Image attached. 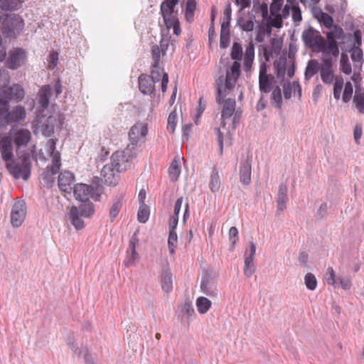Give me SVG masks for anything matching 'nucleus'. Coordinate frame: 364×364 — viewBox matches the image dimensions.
<instances>
[{
	"label": "nucleus",
	"instance_id": "a878e982",
	"mask_svg": "<svg viewBox=\"0 0 364 364\" xmlns=\"http://www.w3.org/2000/svg\"><path fill=\"white\" fill-rule=\"evenodd\" d=\"M272 27L268 23H264V20H262L258 26L257 35L255 36V41L259 43H262L264 41L265 35L269 37L272 36Z\"/></svg>",
	"mask_w": 364,
	"mask_h": 364
},
{
	"label": "nucleus",
	"instance_id": "603ef678",
	"mask_svg": "<svg viewBox=\"0 0 364 364\" xmlns=\"http://www.w3.org/2000/svg\"><path fill=\"white\" fill-rule=\"evenodd\" d=\"M178 241V236L176 230H169V235L168 238V246L171 254L175 252V246Z\"/></svg>",
	"mask_w": 364,
	"mask_h": 364
},
{
	"label": "nucleus",
	"instance_id": "f03ea898",
	"mask_svg": "<svg viewBox=\"0 0 364 364\" xmlns=\"http://www.w3.org/2000/svg\"><path fill=\"white\" fill-rule=\"evenodd\" d=\"M240 73V63L237 61H234L230 68L227 69L225 77L220 75L216 80V102L218 104L220 105L221 103L222 92L231 90L235 87Z\"/></svg>",
	"mask_w": 364,
	"mask_h": 364
},
{
	"label": "nucleus",
	"instance_id": "a18cd8bd",
	"mask_svg": "<svg viewBox=\"0 0 364 364\" xmlns=\"http://www.w3.org/2000/svg\"><path fill=\"white\" fill-rule=\"evenodd\" d=\"M318 21L322 23L326 28L330 29L334 25L333 18L328 14L320 11L319 16H317Z\"/></svg>",
	"mask_w": 364,
	"mask_h": 364
},
{
	"label": "nucleus",
	"instance_id": "39448f33",
	"mask_svg": "<svg viewBox=\"0 0 364 364\" xmlns=\"http://www.w3.org/2000/svg\"><path fill=\"white\" fill-rule=\"evenodd\" d=\"M301 39L306 47L311 48L313 51H321L326 42L320 32L311 26L303 31Z\"/></svg>",
	"mask_w": 364,
	"mask_h": 364
},
{
	"label": "nucleus",
	"instance_id": "13d9d810",
	"mask_svg": "<svg viewBox=\"0 0 364 364\" xmlns=\"http://www.w3.org/2000/svg\"><path fill=\"white\" fill-rule=\"evenodd\" d=\"M176 112L174 110L171 112L168 117V130L171 131V133H173L176 127Z\"/></svg>",
	"mask_w": 364,
	"mask_h": 364
},
{
	"label": "nucleus",
	"instance_id": "6e6d98bb",
	"mask_svg": "<svg viewBox=\"0 0 364 364\" xmlns=\"http://www.w3.org/2000/svg\"><path fill=\"white\" fill-rule=\"evenodd\" d=\"M283 3L284 0H272L269 7L271 16H279V14H280Z\"/></svg>",
	"mask_w": 364,
	"mask_h": 364
},
{
	"label": "nucleus",
	"instance_id": "7c9ffc66",
	"mask_svg": "<svg viewBox=\"0 0 364 364\" xmlns=\"http://www.w3.org/2000/svg\"><path fill=\"white\" fill-rule=\"evenodd\" d=\"M220 187V178L218 168L215 166L213 168L210 179L209 183V188L213 193L217 192Z\"/></svg>",
	"mask_w": 364,
	"mask_h": 364
},
{
	"label": "nucleus",
	"instance_id": "052dcab7",
	"mask_svg": "<svg viewBox=\"0 0 364 364\" xmlns=\"http://www.w3.org/2000/svg\"><path fill=\"white\" fill-rule=\"evenodd\" d=\"M271 48H269L272 50L273 53L279 54L281 51L282 46V41L280 39L272 38L270 40Z\"/></svg>",
	"mask_w": 364,
	"mask_h": 364
},
{
	"label": "nucleus",
	"instance_id": "bb28decb",
	"mask_svg": "<svg viewBox=\"0 0 364 364\" xmlns=\"http://www.w3.org/2000/svg\"><path fill=\"white\" fill-rule=\"evenodd\" d=\"M51 95V87L49 85H43L39 92L38 103L44 109L48 107L49 100Z\"/></svg>",
	"mask_w": 364,
	"mask_h": 364
},
{
	"label": "nucleus",
	"instance_id": "0eeeda50",
	"mask_svg": "<svg viewBox=\"0 0 364 364\" xmlns=\"http://www.w3.org/2000/svg\"><path fill=\"white\" fill-rule=\"evenodd\" d=\"M27 53L23 48H16L9 52L5 65L10 70H17L25 64Z\"/></svg>",
	"mask_w": 364,
	"mask_h": 364
},
{
	"label": "nucleus",
	"instance_id": "5fc2aeb1",
	"mask_svg": "<svg viewBox=\"0 0 364 364\" xmlns=\"http://www.w3.org/2000/svg\"><path fill=\"white\" fill-rule=\"evenodd\" d=\"M353 85L350 82H346L344 87V90L342 96V100L345 103L348 102L353 95Z\"/></svg>",
	"mask_w": 364,
	"mask_h": 364
},
{
	"label": "nucleus",
	"instance_id": "de8ad7c7",
	"mask_svg": "<svg viewBox=\"0 0 364 364\" xmlns=\"http://www.w3.org/2000/svg\"><path fill=\"white\" fill-rule=\"evenodd\" d=\"M343 86V79L342 76H336L333 85V97L336 100H339Z\"/></svg>",
	"mask_w": 364,
	"mask_h": 364
},
{
	"label": "nucleus",
	"instance_id": "c9c22d12",
	"mask_svg": "<svg viewBox=\"0 0 364 364\" xmlns=\"http://www.w3.org/2000/svg\"><path fill=\"white\" fill-rule=\"evenodd\" d=\"M353 102L358 112L364 114V92H362L360 89L356 88Z\"/></svg>",
	"mask_w": 364,
	"mask_h": 364
},
{
	"label": "nucleus",
	"instance_id": "423d86ee",
	"mask_svg": "<svg viewBox=\"0 0 364 364\" xmlns=\"http://www.w3.org/2000/svg\"><path fill=\"white\" fill-rule=\"evenodd\" d=\"M136 155V151H127V148L124 151H117L111 156V164L117 172L124 171L130 166V161Z\"/></svg>",
	"mask_w": 364,
	"mask_h": 364
},
{
	"label": "nucleus",
	"instance_id": "aec40b11",
	"mask_svg": "<svg viewBox=\"0 0 364 364\" xmlns=\"http://www.w3.org/2000/svg\"><path fill=\"white\" fill-rule=\"evenodd\" d=\"M223 92H222L220 103L224 104L222 109L221 117L222 119H229L235 112L236 102L234 99H225L226 95Z\"/></svg>",
	"mask_w": 364,
	"mask_h": 364
},
{
	"label": "nucleus",
	"instance_id": "bf43d9fd",
	"mask_svg": "<svg viewBox=\"0 0 364 364\" xmlns=\"http://www.w3.org/2000/svg\"><path fill=\"white\" fill-rule=\"evenodd\" d=\"M326 281L328 284H331L334 287H337V279L336 278V275L332 267H328L327 269Z\"/></svg>",
	"mask_w": 364,
	"mask_h": 364
},
{
	"label": "nucleus",
	"instance_id": "6e6552de",
	"mask_svg": "<svg viewBox=\"0 0 364 364\" xmlns=\"http://www.w3.org/2000/svg\"><path fill=\"white\" fill-rule=\"evenodd\" d=\"M147 132L148 129L146 124H136L133 125L129 132V143L127 146V151L136 152L139 137H144Z\"/></svg>",
	"mask_w": 364,
	"mask_h": 364
},
{
	"label": "nucleus",
	"instance_id": "79ce46f5",
	"mask_svg": "<svg viewBox=\"0 0 364 364\" xmlns=\"http://www.w3.org/2000/svg\"><path fill=\"white\" fill-rule=\"evenodd\" d=\"M243 55L242 47L240 43L234 42L232 44L230 56L235 61L239 62L242 60Z\"/></svg>",
	"mask_w": 364,
	"mask_h": 364
},
{
	"label": "nucleus",
	"instance_id": "f8f14e48",
	"mask_svg": "<svg viewBox=\"0 0 364 364\" xmlns=\"http://www.w3.org/2000/svg\"><path fill=\"white\" fill-rule=\"evenodd\" d=\"M251 173H252V160L251 158L247 156L246 159L243 157L240 161V166L239 170L240 181L245 185L247 186L251 182Z\"/></svg>",
	"mask_w": 364,
	"mask_h": 364
},
{
	"label": "nucleus",
	"instance_id": "4468645a",
	"mask_svg": "<svg viewBox=\"0 0 364 364\" xmlns=\"http://www.w3.org/2000/svg\"><path fill=\"white\" fill-rule=\"evenodd\" d=\"M73 189L75 199L80 202L89 200V196H92V191H94L92 186L85 183L75 184Z\"/></svg>",
	"mask_w": 364,
	"mask_h": 364
},
{
	"label": "nucleus",
	"instance_id": "37998d69",
	"mask_svg": "<svg viewBox=\"0 0 364 364\" xmlns=\"http://www.w3.org/2000/svg\"><path fill=\"white\" fill-rule=\"evenodd\" d=\"M340 69L343 73L346 75H349L352 72L351 65L349 62L348 56L346 53H341Z\"/></svg>",
	"mask_w": 364,
	"mask_h": 364
},
{
	"label": "nucleus",
	"instance_id": "a19ab883",
	"mask_svg": "<svg viewBox=\"0 0 364 364\" xmlns=\"http://www.w3.org/2000/svg\"><path fill=\"white\" fill-rule=\"evenodd\" d=\"M150 210L145 203L141 204L137 213V220L141 223H145L149 218Z\"/></svg>",
	"mask_w": 364,
	"mask_h": 364
},
{
	"label": "nucleus",
	"instance_id": "338daca9",
	"mask_svg": "<svg viewBox=\"0 0 364 364\" xmlns=\"http://www.w3.org/2000/svg\"><path fill=\"white\" fill-rule=\"evenodd\" d=\"M229 240L233 247L238 240V230L236 227H231L229 230Z\"/></svg>",
	"mask_w": 364,
	"mask_h": 364
},
{
	"label": "nucleus",
	"instance_id": "58836bf2",
	"mask_svg": "<svg viewBox=\"0 0 364 364\" xmlns=\"http://www.w3.org/2000/svg\"><path fill=\"white\" fill-rule=\"evenodd\" d=\"M164 24L166 27V28L168 30L171 28H173V33L176 36H179L181 33V29L180 26V22L178 20V16L177 17H171V18H168V21L164 20Z\"/></svg>",
	"mask_w": 364,
	"mask_h": 364
},
{
	"label": "nucleus",
	"instance_id": "864d4df0",
	"mask_svg": "<svg viewBox=\"0 0 364 364\" xmlns=\"http://www.w3.org/2000/svg\"><path fill=\"white\" fill-rule=\"evenodd\" d=\"M151 53L154 60L151 67H157L160 63V58L162 50L158 45H153L151 46Z\"/></svg>",
	"mask_w": 364,
	"mask_h": 364
},
{
	"label": "nucleus",
	"instance_id": "9d476101",
	"mask_svg": "<svg viewBox=\"0 0 364 364\" xmlns=\"http://www.w3.org/2000/svg\"><path fill=\"white\" fill-rule=\"evenodd\" d=\"M201 291L210 296H216L218 294L215 279L208 272H205L200 282Z\"/></svg>",
	"mask_w": 364,
	"mask_h": 364
},
{
	"label": "nucleus",
	"instance_id": "72a5a7b5",
	"mask_svg": "<svg viewBox=\"0 0 364 364\" xmlns=\"http://www.w3.org/2000/svg\"><path fill=\"white\" fill-rule=\"evenodd\" d=\"M341 43H344L343 41L341 43H326L324 46H323L322 51L325 54H331L334 57H338L339 55V45Z\"/></svg>",
	"mask_w": 364,
	"mask_h": 364
},
{
	"label": "nucleus",
	"instance_id": "412c9836",
	"mask_svg": "<svg viewBox=\"0 0 364 364\" xmlns=\"http://www.w3.org/2000/svg\"><path fill=\"white\" fill-rule=\"evenodd\" d=\"M288 188L285 183H281L279 186L277 203V214L282 213L287 208V202L288 200L287 196Z\"/></svg>",
	"mask_w": 364,
	"mask_h": 364
},
{
	"label": "nucleus",
	"instance_id": "f3484780",
	"mask_svg": "<svg viewBox=\"0 0 364 364\" xmlns=\"http://www.w3.org/2000/svg\"><path fill=\"white\" fill-rule=\"evenodd\" d=\"M75 180L74 174L69 171H65L61 172L58 176V187L60 190L65 193H70L72 188L71 184Z\"/></svg>",
	"mask_w": 364,
	"mask_h": 364
},
{
	"label": "nucleus",
	"instance_id": "c03bdc74",
	"mask_svg": "<svg viewBox=\"0 0 364 364\" xmlns=\"http://www.w3.org/2000/svg\"><path fill=\"white\" fill-rule=\"evenodd\" d=\"M52 120H55L53 117H48L46 122L41 126L42 134L47 137L52 136L55 132Z\"/></svg>",
	"mask_w": 364,
	"mask_h": 364
},
{
	"label": "nucleus",
	"instance_id": "6ab92c4d",
	"mask_svg": "<svg viewBox=\"0 0 364 364\" xmlns=\"http://www.w3.org/2000/svg\"><path fill=\"white\" fill-rule=\"evenodd\" d=\"M139 89L144 95H151L155 90V82L149 75L141 74L138 78Z\"/></svg>",
	"mask_w": 364,
	"mask_h": 364
},
{
	"label": "nucleus",
	"instance_id": "ea45409f",
	"mask_svg": "<svg viewBox=\"0 0 364 364\" xmlns=\"http://www.w3.org/2000/svg\"><path fill=\"white\" fill-rule=\"evenodd\" d=\"M181 173L180 162L177 159H173L168 168V173L172 181H176Z\"/></svg>",
	"mask_w": 364,
	"mask_h": 364
},
{
	"label": "nucleus",
	"instance_id": "4c0bfd02",
	"mask_svg": "<svg viewBox=\"0 0 364 364\" xmlns=\"http://www.w3.org/2000/svg\"><path fill=\"white\" fill-rule=\"evenodd\" d=\"M122 205V196H119L114 200L109 210V218L111 222H113L116 219Z\"/></svg>",
	"mask_w": 364,
	"mask_h": 364
},
{
	"label": "nucleus",
	"instance_id": "1a4fd4ad",
	"mask_svg": "<svg viewBox=\"0 0 364 364\" xmlns=\"http://www.w3.org/2000/svg\"><path fill=\"white\" fill-rule=\"evenodd\" d=\"M26 213L24 200H18L12 206L11 211V223L13 227L18 228L23 222Z\"/></svg>",
	"mask_w": 364,
	"mask_h": 364
},
{
	"label": "nucleus",
	"instance_id": "3c124183",
	"mask_svg": "<svg viewBox=\"0 0 364 364\" xmlns=\"http://www.w3.org/2000/svg\"><path fill=\"white\" fill-rule=\"evenodd\" d=\"M320 75L321 80L325 84H331L333 81V70L321 69Z\"/></svg>",
	"mask_w": 364,
	"mask_h": 364
},
{
	"label": "nucleus",
	"instance_id": "b1692460",
	"mask_svg": "<svg viewBox=\"0 0 364 364\" xmlns=\"http://www.w3.org/2000/svg\"><path fill=\"white\" fill-rule=\"evenodd\" d=\"M275 83V78L272 75L259 77V88L261 93H269L273 88Z\"/></svg>",
	"mask_w": 364,
	"mask_h": 364
},
{
	"label": "nucleus",
	"instance_id": "774afa93",
	"mask_svg": "<svg viewBox=\"0 0 364 364\" xmlns=\"http://www.w3.org/2000/svg\"><path fill=\"white\" fill-rule=\"evenodd\" d=\"M337 287H341L345 290L350 289L351 287V282L348 278H337Z\"/></svg>",
	"mask_w": 364,
	"mask_h": 364
},
{
	"label": "nucleus",
	"instance_id": "ddd939ff",
	"mask_svg": "<svg viewBox=\"0 0 364 364\" xmlns=\"http://www.w3.org/2000/svg\"><path fill=\"white\" fill-rule=\"evenodd\" d=\"M180 0H164L160 5V14L163 20H168L171 17H177L178 11H175L176 6Z\"/></svg>",
	"mask_w": 364,
	"mask_h": 364
},
{
	"label": "nucleus",
	"instance_id": "473e14b6",
	"mask_svg": "<svg viewBox=\"0 0 364 364\" xmlns=\"http://www.w3.org/2000/svg\"><path fill=\"white\" fill-rule=\"evenodd\" d=\"M271 104L279 109L282 108V96L281 88L279 85L275 86L272 89L271 94Z\"/></svg>",
	"mask_w": 364,
	"mask_h": 364
},
{
	"label": "nucleus",
	"instance_id": "9b49d317",
	"mask_svg": "<svg viewBox=\"0 0 364 364\" xmlns=\"http://www.w3.org/2000/svg\"><path fill=\"white\" fill-rule=\"evenodd\" d=\"M0 153L2 159L6 163H16L13 159L12 137L11 136H5L0 139Z\"/></svg>",
	"mask_w": 364,
	"mask_h": 364
},
{
	"label": "nucleus",
	"instance_id": "4be33fe9",
	"mask_svg": "<svg viewBox=\"0 0 364 364\" xmlns=\"http://www.w3.org/2000/svg\"><path fill=\"white\" fill-rule=\"evenodd\" d=\"M329 31L326 33V43H339L338 40L343 41L345 35L343 29L338 24H334Z\"/></svg>",
	"mask_w": 364,
	"mask_h": 364
},
{
	"label": "nucleus",
	"instance_id": "f704fd0d",
	"mask_svg": "<svg viewBox=\"0 0 364 364\" xmlns=\"http://www.w3.org/2000/svg\"><path fill=\"white\" fill-rule=\"evenodd\" d=\"M21 0H0V10L9 11L18 9Z\"/></svg>",
	"mask_w": 364,
	"mask_h": 364
},
{
	"label": "nucleus",
	"instance_id": "2eb2a0df",
	"mask_svg": "<svg viewBox=\"0 0 364 364\" xmlns=\"http://www.w3.org/2000/svg\"><path fill=\"white\" fill-rule=\"evenodd\" d=\"M26 117V112L25 107L21 105L14 107L11 111L7 107L6 119L8 123H17L25 120Z\"/></svg>",
	"mask_w": 364,
	"mask_h": 364
},
{
	"label": "nucleus",
	"instance_id": "e433bc0d",
	"mask_svg": "<svg viewBox=\"0 0 364 364\" xmlns=\"http://www.w3.org/2000/svg\"><path fill=\"white\" fill-rule=\"evenodd\" d=\"M196 304L198 311L201 314H204L210 309L212 303L208 298L200 296L196 299Z\"/></svg>",
	"mask_w": 364,
	"mask_h": 364
},
{
	"label": "nucleus",
	"instance_id": "4d7b16f0",
	"mask_svg": "<svg viewBox=\"0 0 364 364\" xmlns=\"http://www.w3.org/2000/svg\"><path fill=\"white\" fill-rule=\"evenodd\" d=\"M273 17H269L267 19V22L269 26L272 28H281L283 26V19L282 16L280 14L276 16H272Z\"/></svg>",
	"mask_w": 364,
	"mask_h": 364
},
{
	"label": "nucleus",
	"instance_id": "0e129e2a",
	"mask_svg": "<svg viewBox=\"0 0 364 364\" xmlns=\"http://www.w3.org/2000/svg\"><path fill=\"white\" fill-rule=\"evenodd\" d=\"M7 107H0V129L9 124L6 119Z\"/></svg>",
	"mask_w": 364,
	"mask_h": 364
},
{
	"label": "nucleus",
	"instance_id": "69168bd1",
	"mask_svg": "<svg viewBox=\"0 0 364 364\" xmlns=\"http://www.w3.org/2000/svg\"><path fill=\"white\" fill-rule=\"evenodd\" d=\"M230 33H220V46L221 48H226L228 47L230 43Z\"/></svg>",
	"mask_w": 364,
	"mask_h": 364
},
{
	"label": "nucleus",
	"instance_id": "5701e85b",
	"mask_svg": "<svg viewBox=\"0 0 364 364\" xmlns=\"http://www.w3.org/2000/svg\"><path fill=\"white\" fill-rule=\"evenodd\" d=\"M81 213L77 206H72L69 212V220L70 223L76 230H81L84 228V220L82 219Z\"/></svg>",
	"mask_w": 364,
	"mask_h": 364
},
{
	"label": "nucleus",
	"instance_id": "dca6fc26",
	"mask_svg": "<svg viewBox=\"0 0 364 364\" xmlns=\"http://www.w3.org/2000/svg\"><path fill=\"white\" fill-rule=\"evenodd\" d=\"M138 242L139 239L137 238L136 233L134 232L129 240V249L127 252L128 256L127 259L124 261V264L127 267L134 265L136 259H138V254L136 251V246Z\"/></svg>",
	"mask_w": 364,
	"mask_h": 364
},
{
	"label": "nucleus",
	"instance_id": "49530a36",
	"mask_svg": "<svg viewBox=\"0 0 364 364\" xmlns=\"http://www.w3.org/2000/svg\"><path fill=\"white\" fill-rule=\"evenodd\" d=\"M253 260L251 257H245L244 274L247 277H250L255 272Z\"/></svg>",
	"mask_w": 364,
	"mask_h": 364
},
{
	"label": "nucleus",
	"instance_id": "8fccbe9b",
	"mask_svg": "<svg viewBox=\"0 0 364 364\" xmlns=\"http://www.w3.org/2000/svg\"><path fill=\"white\" fill-rule=\"evenodd\" d=\"M304 283L306 288L311 291L314 290L317 286V280L312 273H307L304 276Z\"/></svg>",
	"mask_w": 364,
	"mask_h": 364
},
{
	"label": "nucleus",
	"instance_id": "e2e57ef3",
	"mask_svg": "<svg viewBox=\"0 0 364 364\" xmlns=\"http://www.w3.org/2000/svg\"><path fill=\"white\" fill-rule=\"evenodd\" d=\"M56 173H53L50 171V167H46L43 173V179L47 184L53 183L54 182V176Z\"/></svg>",
	"mask_w": 364,
	"mask_h": 364
},
{
	"label": "nucleus",
	"instance_id": "c756f323",
	"mask_svg": "<svg viewBox=\"0 0 364 364\" xmlns=\"http://www.w3.org/2000/svg\"><path fill=\"white\" fill-rule=\"evenodd\" d=\"M255 58V46L250 43L246 48L244 58V70L249 71L252 66Z\"/></svg>",
	"mask_w": 364,
	"mask_h": 364
},
{
	"label": "nucleus",
	"instance_id": "cd10ccee",
	"mask_svg": "<svg viewBox=\"0 0 364 364\" xmlns=\"http://www.w3.org/2000/svg\"><path fill=\"white\" fill-rule=\"evenodd\" d=\"M161 284L162 289L168 293L173 288L172 274L168 269H164L161 274Z\"/></svg>",
	"mask_w": 364,
	"mask_h": 364
},
{
	"label": "nucleus",
	"instance_id": "a211bd4d",
	"mask_svg": "<svg viewBox=\"0 0 364 364\" xmlns=\"http://www.w3.org/2000/svg\"><path fill=\"white\" fill-rule=\"evenodd\" d=\"M115 168L109 164H106L101 170V176L105 180V184L109 186H115L118 183V176L115 174Z\"/></svg>",
	"mask_w": 364,
	"mask_h": 364
},
{
	"label": "nucleus",
	"instance_id": "09e8293b",
	"mask_svg": "<svg viewBox=\"0 0 364 364\" xmlns=\"http://www.w3.org/2000/svg\"><path fill=\"white\" fill-rule=\"evenodd\" d=\"M254 19L255 16H253V18L251 19L244 21L243 18L240 17L237 21V25L239 26L244 31H252L255 25Z\"/></svg>",
	"mask_w": 364,
	"mask_h": 364
},
{
	"label": "nucleus",
	"instance_id": "393cba45",
	"mask_svg": "<svg viewBox=\"0 0 364 364\" xmlns=\"http://www.w3.org/2000/svg\"><path fill=\"white\" fill-rule=\"evenodd\" d=\"M277 77L280 80H284L287 70V58L285 55H281L278 60L273 63Z\"/></svg>",
	"mask_w": 364,
	"mask_h": 364
},
{
	"label": "nucleus",
	"instance_id": "f257e3e1",
	"mask_svg": "<svg viewBox=\"0 0 364 364\" xmlns=\"http://www.w3.org/2000/svg\"><path fill=\"white\" fill-rule=\"evenodd\" d=\"M12 141L16 145V152L21 164L18 163H7L6 169L15 179L23 178L27 181L31 171V161L30 154L28 152L21 150V148L27 147L31 139V133L27 129L15 128L13 126L11 131Z\"/></svg>",
	"mask_w": 364,
	"mask_h": 364
},
{
	"label": "nucleus",
	"instance_id": "7ed1b4c3",
	"mask_svg": "<svg viewBox=\"0 0 364 364\" xmlns=\"http://www.w3.org/2000/svg\"><path fill=\"white\" fill-rule=\"evenodd\" d=\"M23 20L18 14L0 16V30L6 38H16V33L23 29Z\"/></svg>",
	"mask_w": 364,
	"mask_h": 364
},
{
	"label": "nucleus",
	"instance_id": "20e7f679",
	"mask_svg": "<svg viewBox=\"0 0 364 364\" xmlns=\"http://www.w3.org/2000/svg\"><path fill=\"white\" fill-rule=\"evenodd\" d=\"M25 96L23 87L19 84H14L12 86L0 88V107H9L11 100L16 102L22 101Z\"/></svg>",
	"mask_w": 364,
	"mask_h": 364
},
{
	"label": "nucleus",
	"instance_id": "c85d7f7f",
	"mask_svg": "<svg viewBox=\"0 0 364 364\" xmlns=\"http://www.w3.org/2000/svg\"><path fill=\"white\" fill-rule=\"evenodd\" d=\"M321 71L320 64L316 59L309 60L304 72V79L309 80L318 71Z\"/></svg>",
	"mask_w": 364,
	"mask_h": 364
},
{
	"label": "nucleus",
	"instance_id": "680f3d73",
	"mask_svg": "<svg viewBox=\"0 0 364 364\" xmlns=\"http://www.w3.org/2000/svg\"><path fill=\"white\" fill-rule=\"evenodd\" d=\"M351 59L354 62H359L363 59V53L360 48L359 47H353L351 50Z\"/></svg>",
	"mask_w": 364,
	"mask_h": 364
},
{
	"label": "nucleus",
	"instance_id": "2f4dec72",
	"mask_svg": "<svg viewBox=\"0 0 364 364\" xmlns=\"http://www.w3.org/2000/svg\"><path fill=\"white\" fill-rule=\"evenodd\" d=\"M79 212L81 215L85 218H88L95 213L94 204L89 200H86L84 202H81L79 207Z\"/></svg>",
	"mask_w": 364,
	"mask_h": 364
}]
</instances>
